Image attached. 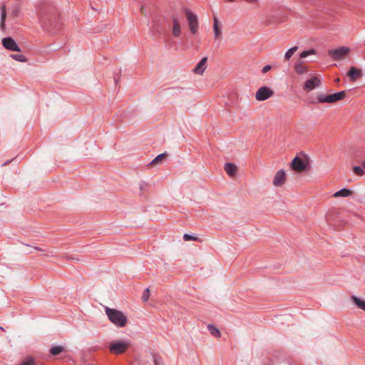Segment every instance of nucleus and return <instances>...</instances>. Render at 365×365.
Returning <instances> with one entry per match:
<instances>
[{"mask_svg":"<svg viewBox=\"0 0 365 365\" xmlns=\"http://www.w3.org/2000/svg\"><path fill=\"white\" fill-rule=\"evenodd\" d=\"M153 362L155 365H164L162 358L159 356H153Z\"/></svg>","mask_w":365,"mask_h":365,"instance_id":"c85d7f7f","label":"nucleus"},{"mask_svg":"<svg viewBox=\"0 0 365 365\" xmlns=\"http://www.w3.org/2000/svg\"><path fill=\"white\" fill-rule=\"evenodd\" d=\"M350 52V48L346 46H340L336 49L328 51L329 56L334 61H341L346 58Z\"/></svg>","mask_w":365,"mask_h":365,"instance_id":"20e7f679","label":"nucleus"},{"mask_svg":"<svg viewBox=\"0 0 365 365\" xmlns=\"http://www.w3.org/2000/svg\"><path fill=\"white\" fill-rule=\"evenodd\" d=\"M165 158V153H161L155 157L150 163V165H155L161 163Z\"/></svg>","mask_w":365,"mask_h":365,"instance_id":"393cba45","label":"nucleus"},{"mask_svg":"<svg viewBox=\"0 0 365 365\" xmlns=\"http://www.w3.org/2000/svg\"><path fill=\"white\" fill-rule=\"evenodd\" d=\"M271 69H272V66H269V65H267V66H264V67L262 68V72L263 73H267V72L269 71Z\"/></svg>","mask_w":365,"mask_h":365,"instance_id":"72a5a7b5","label":"nucleus"},{"mask_svg":"<svg viewBox=\"0 0 365 365\" xmlns=\"http://www.w3.org/2000/svg\"><path fill=\"white\" fill-rule=\"evenodd\" d=\"M63 350H64V348L63 346H53L51 349L50 352L52 355H58L60 353H61L62 351H63Z\"/></svg>","mask_w":365,"mask_h":365,"instance_id":"a878e982","label":"nucleus"},{"mask_svg":"<svg viewBox=\"0 0 365 365\" xmlns=\"http://www.w3.org/2000/svg\"><path fill=\"white\" fill-rule=\"evenodd\" d=\"M207 60V58L204 57L200 61V62L196 65V66L193 69L195 73L200 75L203 73L204 71L206 68Z\"/></svg>","mask_w":365,"mask_h":365,"instance_id":"f8f14e48","label":"nucleus"},{"mask_svg":"<svg viewBox=\"0 0 365 365\" xmlns=\"http://www.w3.org/2000/svg\"><path fill=\"white\" fill-rule=\"evenodd\" d=\"M147 187V183L144 181H141L139 183V188L141 191H143Z\"/></svg>","mask_w":365,"mask_h":365,"instance_id":"473e14b6","label":"nucleus"},{"mask_svg":"<svg viewBox=\"0 0 365 365\" xmlns=\"http://www.w3.org/2000/svg\"><path fill=\"white\" fill-rule=\"evenodd\" d=\"M307 165L308 162L307 160L297 156L292 160L291 164L292 168L297 173L304 172L307 169Z\"/></svg>","mask_w":365,"mask_h":365,"instance_id":"6e6552de","label":"nucleus"},{"mask_svg":"<svg viewBox=\"0 0 365 365\" xmlns=\"http://www.w3.org/2000/svg\"><path fill=\"white\" fill-rule=\"evenodd\" d=\"M295 72L299 75L304 74L307 71V67L304 66V61L297 60L294 66Z\"/></svg>","mask_w":365,"mask_h":365,"instance_id":"ddd939ff","label":"nucleus"},{"mask_svg":"<svg viewBox=\"0 0 365 365\" xmlns=\"http://www.w3.org/2000/svg\"><path fill=\"white\" fill-rule=\"evenodd\" d=\"M184 13L187 19L188 26L190 30V32L193 34H195L198 30V19L196 14L192 13L188 9H184Z\"/></svg>","mask_w":365,"mask_h":365,"instance_id":"39448f33","label":"nucleus"},{"mask_svg":"<svg viewBox=\"0 0 365 365\" xmlns=\"http://www.w3.org/2000/svg\"><path fill=\"white\" fill-rule=\"evenodd\" d=\"M298 49V47L297 46H294L291 48H289L286 53H285V55H284V59L286 61L289 60L292 56V55L297 51V50Z\"/></svg>","mask_w":365,"mask_h":365,"instance_id":"b1692460","label":"nucleus"},{"mask_svg":"<svg viewBox=\"0 0 365 365\" xmlns=\"http://www.w3.org/2000/svg\"><path fill=\"white\" fill-rule=\"evenodd\" d=\"M246 1L251 2V3H255L257 1V0H245Z\"/></svg>","mask_w":365,"mask_h":365,"instance_id":"c9c22d12","label":"nucleus"},{"mask_svg":"<svg viewBox=\"0 0 365 365\" xmlns=\"http://www.w3.org/2000/svg\"><path fill=\"white\" fill-rule=\"evenodd\" d=\"M98 349H100V347H98V348H93V350H94V351H96V350H98Z\"/></svg>","mask_w":365,"mask_h":365,"instance_id":"ea45409f","label":"nucleus"},{"mask_svg":"<svg viewBox=\"0 0 365 365\" xmlns=\"http://www.w3.org/2000/svg\"><path fill=\"white\" fill-rule=\"evenodd\" d=\"M130 346V343L127 341L117 340L110 343L109 349L110 351L114 354H120L124 353Z\"/></svg>","mask_w":365,"mask_h":365,"instance_id":"423d86ee","label":"nucleus"},{"mask_svg":"<svg viewBox=\"0 0 365 365\" xmlns=\"http://www.w3.org/2000/svg\"><path fill=\"white\" fill-rule=\"evenodd\" d=\"M10 57L17 61H19V62L24 63V62L27 61L26 57L23 54H20V53L11 54Z\"/></svg>","mask_w":365,"mask_h":365,"instance_id":"4be33fe9","label":"nucleus"},{"mask_svg":"<svg viewBox=\"0 0 365 365\" xmlns=\"http://www.w3.org/2000/svg\"><path fill=\"white\" fill-rule=\"evenodd\" d=\"M348 76L350 77L352 81L361 76V71L355 67L350 68Z\"/></svg>","mask_w":365,"mask_h":365,"instance_id":"2eb2a0df","label":"nucleus"},{"mask_svg":"<svg viewBox=\"0 0 365 365\" xmlns=\"http://www.w3.org/2000/svg\"><path fill=\"white\" fill-rule=\"evenodd\" d=\"M173 34L174 36L178 37L180 35L181 32L179 21L176 18H173Z\"/></svg>","mask_w":365,"mask_h":365,"instance_id":"dca6fc26","label":"nucleus"},{"mask_svg":"<svg viewBox=\"0 0 365 365\" xmlns=\"http://www.w3.org/2000/svg\"><path fill=\"white\" fill-rule=\"evenodd\" d=\"M149 296H150V290L148 288H146L143 293V296H142V299L144 301V302H146L148 298H149Z\"/></svg>","mask_w":365,"mask_h":365,"instance_id":"7c9ffc66","label":"nucleus"},{"mask_svg":"<svg viewBox=\"0 0 365 365\" xmlns=\"http://www.w3.org/2000/svg\"><path fill=\"white\" fill-rule=\"evenodd\" d=\"M238 168L236 165L230 163V177L235 178L237 175Z\"/></svg>","mask_w":365,"mask_h":365,"instance_id":"5701e85b","label":"nucleus"},{"mask_svg":"<svg viewBox=\"0 0 365 365\" xmlns=\"http://www.w3.org/2000/svg\"><path fill=\"white\" fill-rule=\"evenodd\" d=\"M228 168H229L228 162H226V163L224 164V170H225V171L226 172V173H227V174H228Z\"/></svg>","mask_w":365,"mask_h":365,"instance_id":"f704fd0d","label":"nucleus"},{"mask_svg":"<svg viewBox=\"0 0 365 365\" xmlns=\"http://www.w3.org/2000/svg\"><path fill=\"white\" fill-rule=\"evenodd\" d=\"M314 54H316V51L314 49H309V50H307V51H302L300 54H299V57L301 58H306L307 56H309V55H314Z\"/></svg>","mask_w":365,"mask_h":365,"instance_id":"bb28decb","label":"nucleus"},{"mask_svg":"<svg viewBox=\"0 0 365 365\" xmlns=\"http://www.w3.org/2000/svg\"><path fill=\"white\" fill-rule=\"evenodd\" d=\"M346 97L344 91L330 95L319 94L317 96V101L321 103H334L344 99Z\"/></svg>","mask_w":365,"mask_h":365,"instance_id":"7ed1b4c3","label":"nucleus"},{"mask_svg":"<svg viewBox=\"0 0 365 365\" xmlns=\"http://www.w3.org/2000/svg\"><path fill=\"white\" fill-rule=\"evenodd\" d=\"M34 249L36 250H41V249L38 247H35Z\"/></svg>","mask_w":365,"mask_h":365,"instance_id":"e433bc0d","label":"nucleus"},{"mask_svg":"<svg viewBox=\"0 0 365 365\" xmlns=\"http://www.w3.org/2000/svg\"><path fill=\"white\" fill-rule=\"evenodd\" d=\"M321 84V81L317 76H313L312 78L306 81L304 90L309 91L318 88Z\"/></svg>","mask_w":365,"mask_h":365,"instance_id":"9b49d317","label":"nucleus"},{"mask_svg":"<svg viewBox=\"0 0 365 365\" xmlns=\"http://www.w3.org/2000/svg\"><path fill=\"white\" fill-rule=\"evenodd\" d=\"M362 165L365 168V161L362 162Z\"/></svg>","mask_w":365,"mask_h":365,"instance_id":"4c0bfd02","label":"nucleus"},{"mask_svg":"<svg viewBox=\"0 0 365 365\" xmlns=\"http://www.w3.org/2000/svg\"><path fill=\"white\" fill-rule=\"evenodd\" d=\"M274 95V91L267 86L260 87L255 93V98L259 101H264Z\"/></svg>","mask_w":365,"mask_h":365,"instance_id":"0eeeda50","label":"nucleus"},{"mask_svg":"<svg viewBox=\"0 0 365 365\" xmlns=\"http://www.w3.org/2000/svg\"><path fill=\"white\" fill-rule=\"evenodd\" d=\"M0 330H1V331H4V327H0Z\"/></svg>","mask_w":365,"mask_h":365,"instance_id":"58836bf2","label":"nucleus"},{"mask_svg":"<svg viewBox=\"0 0 365 365\" xmlns=\"http://www.w3.org/2000/svg\"><path fill=\"white\" fill-rule=\"evenodd\" d=\"M39 22L46 31L53 34L61 29V21L56 11L50 6H43L38 12Z\"/></svg>","mask_w":365,"mask_h":365,"instance_id":"f257e3e1","label":"nucleus"},{"mask_svg":"<svg viewBox=\"0 0 365 365\" xmlns=\"http://www.w3.org/2000/svg\"><path fill=\"white\" fill-rule=\"evenodd\" d=\"M105 311L109 320L117 327H123L127 324V317L122 312L109 307H106Z\"/></svg>","mask_w":365,"mask_h":365,"instance_id":"f03ea898","label":"nucleus"},{"mask_svg":"<svg viewBox=\"0 0 365 365\" xmlns=\"http://www.w3.org/2000/svg\"><path fill=\"white\" fill-rule=\"evenodd\" d=\"M286 181V173L284 170H279L273 178V185L275 187H282Z\"/></svg>","mask_w":365,"mask_h":365,"instance_id":"9d476101","label":"nucleus"},{"mask_svg":"<svg viewBox=\"0 0 365 365\" xmlns=\"http://www.w3.org/2000/svg\"><path fill=\"white\" fill-rule=\"evenodd\" d=\"M353 172L359 176H363L365 174L363 168L359 166H354L353 168Z\"/></svg>","mask_w":365,"mask_h":365,"instance_id":"cd10ccee","label":"nucleus"},{"mask_svg":"<svg viewBox=\"0 0 365 365\" xmlns=\"http://www.w3.org/2000/svg\"><path fill=\"white\" fill-rule=\"evenodd\" d=\"M3 46L11 51H20V47L18 46L14 39L11 37H6L2 39Z\"/></svg>","mask_w":365,"mask_h":365,"instance_id":"1a4fd4ad","label":"nucleus"},{"mask_svg":"<svg viewBox=\"0 0 365 365\" xmlns=\"http://www.w3.org/2000/svg\"><path fill=\"white\" fill-rule=\"evenodd\" d=\"M20 365H34V360L31 357H28Z\"/></svg>","mask_w":365,"mask_h":365,"instance_id":"c756f323","label":"nucleus"},{"mask_svg":"<svg viewBox=\"0 0 365 365\" xmlns=\"http://www.w3.org/2000/svg\"><path fill=\"white\" fill-rule=\"evenodd\" d=\"M336 82H339V78L336 79Z\"/></svg>","mask_w":365,"mask_h":365,"instance_id":"a19ab883","label":"nucleus"},{"mask_svg":"<svg viewBox=\"0 0 365 365\" xmlns=\"http://www.w3.org/2000/svg\"><path fill=\"white\" fill-rule=\"evenodd\" d=\"M21 6L19 4H15L12 5L10 8V14L9 16L12 18L17 17L20 14Z\"/></svg>","mask_w":365,"mask_h":365,"instance_id":"a211bd4d","label":"nucleus"},{"mask_svg":"<svg viewBox=\"0 0 365 365\" xmlns=\"http://www.w3.org/2000/svg\"><path fill=\"white\" fill-rule=\"evenodd\" d=\"M213 30H214V36L215 40H217L220 38V34H221V30L219 27V21L216 16H214L213 17Z\"/></svg>","mask_w":365,"mask_h":365,"instance_id":"f3484780","label":"nucleus"},{"mask_svg":"<svg viewBox=\"0 0 365 365\" xmlns=\"http://www.w3.org/2000/svg\"><path fill=\"white\" fill-rule=\"evenodd\" d=\"M6 6L5 4L1 5V19H0V29L1 31L6 29Z\"/></svg>","mask_w":365,"mask_h":365,"instance_id":"4468645a","label":"nucleus"},{"mask_svg":"<svg viewBox=\"0 0 365 365\" xmlns=\"http://www.w3.org/2000/svg\"><path fill=\"white\" fill-rule=\"evenodd\" d=\"M351 300L359 309L365 311V300L361 299L356 296H352Z\"/></svg>","mask_w":365,"mask_h":365,"instance_id":"412c9836","label":"nucleus"},{"mask_svg":"<svg viewBox=\"0 0 365 365\" xmlns=\"http://www.w3.org/2000/svg\"><path fill=\"white\" fill-rule=\"evenodd\" d=\"M183 240L185 241H189V240H196L197 238L189 234H184L183 235Z\"/></svg>","mask_w":365,"mask_h":365,"instance_id":"2f4dec72","label":"nucleus"},{"mask_svg":"<svg viewBox=\"0 0 365 365\" xmlns=\"http://www.w3.org/2000/svg\"><path fill=\"white\" fill-rule=\"evenodd\" d=\"M353 194V192L351 190L344 188L342 190H340L337 192H336L333 196L334 197H349Z\"/></svg>","mask_w":365,"mask_h":365,"instance_id":"6ab92c4d","label":"nucleus"},{"mask_svg":"<svg viewBox=\"0 0 365 365\" xmlns=\"http://www.w3.org/2000/svg\"><path fill=\"white\" fill-rule=\"evenodd\" d=\"M207 329L214 337L219 338L221 336L220 331L215 325L208 324Z\"/></svg>","mask_w":365,"mask_h":365,"instance_id":"aec40b11","label":"nucleus"}]
</instances>
